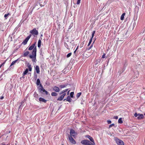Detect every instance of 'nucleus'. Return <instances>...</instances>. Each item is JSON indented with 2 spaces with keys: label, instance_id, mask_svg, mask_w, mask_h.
<instances>
[{
  "label": "nucleus",
  "instance_id": "nucleus-1",
  "mask_svg": "<svg viewBox=\"0 0 145 145\" xmlns=\"http://www.w3.org/2000/svg\"><path fill=\"white\" fill-rule=\"evenodd\" d=\"M36 43V42H35L28 48V50H31L33 49L32 52V55H30L29 57L30 58L32 59L33 62H35L36 59L37 46L35 45Z\"/></svg>",
  "mask_w": 145,
  "mask_h": 145
},
{
  "label": "nucleus",
  "instance_id": "nucleus-2",
  "mask_svg": "<svg viewBox=\"0 0 145 145\" xmlns=\"http://www.w3.org/2000/svg\"><path fill=\"white\" fill-rule=\"evenodd\" d=\"M77 135V133L75 132V131L73 129H71L70 131V135L68 136H71L72 137L75 138L76 136Z\"/></svg>",
  "mask_w": 145,
  "mask_h": 145
},
{
  "label": "nucleus",
  "instance_id": "nucleus-3",
  "mask_svg": "<svg viewBox=\"0 0 145 145\" xmlns=\"http://www.w3.org/2000/svg\"><path fill=\"white\" fill-rule=\"evenodd\" d=\"M38 89L39 91L42 94H44L45 89L43 88V87L41 84L38 87Z\"/></svg>",
  "mask_w": 145,
  "mask_h": 145
},
{
  "label": "nucleus",
  "instance_id": "nucleus-4",
  "mask_svg": "<svg viewBox=\"0 0 145 145\" xmlns=\"http://www.w3.org/2000/svg\"><path fill=\"white\" fill-rule=\"evenodd\" d=\"M115 140L116 143L118 145H124V143L123 141L117 138H116Z\"/></svg>",
  "mask_w": 145,
  "mask_h": 145
},
{
  "label": "nucleus",
  "instance_id": "nucleus-5",
  "mask_svg": "<svg viewBox=\"0 0 145 145\" xmlns=\"http://www.w3.org/2000/svg\"><path fill=\"white\" fill-rule=\"evenodd\" d=\"M30 33L34 36L37 35L38 34V31L36 30L35 28H34L33 29L30 31Z\"/></svg>",
  "mask_w": 145,
  "mask_h": 145
},
{
  "label": "nucleus",
  "instance_id": "nucleus-6",
  "mask_svg": "<svg viewBox=\"0 0 145 145\" xmlns=\"http://www.w3.org/2000/svg\"><path fill=\"white\" fill-rule=\"evenodd\" d=\"M31 35L30 34L25 39L23 42H22L24 45H25L27 44L28 41L29 39L31 38Z\"/></svg>",
  "mask_w": 145,
  "mask_h": 145
},
{
  "label": "nucleus",
  "instance_id": "nucleus-7",
  "mask_svg": "<svg viewBox=\"0 0 145 145\" xmlns=\"http://www.w3.org/2000/svg\"><path fill=\"white\" fill-rule=\"evenodd\" d=\"M69 140L70 142L72 144H75L76 143L75 140L71 136H68Z\"/></svg>",
  "mask_w": 145,
  "mask_h": 145
},
{
  "label": "nucleus",
  "instance_id": "nucleus-8",
  "mask_svg": "<svg viewBox=\"0 0 145 145\" xmlns=\"http://www.w3.org/2000/svg\"><path fill=\"white\" fill-rule=\"evenodd\" d=\"M53 90V91H56V92H58L59 91L60 89L59 87L56 86L53 87L52 88Z\"/></svg>",
  "mask_w": 145,
  "mask_h": 145
},
{
  "label": "nucleus",
  "instance_id": "nucleus-9",
  "mask_svg": "<svg viewBox=\"0 0 145 145\" xmlns=\"http://www.w3.org/2000/svg\"><path fill=\"white\" fill-rule=\"evenodd\" d=\"M144 118V116L142 114H140L139 113V114L137 117V118L138 120H141Z\"/></svg>",
  "mask_w": 145,
  "mask_h": 145
},
{
  "label": "nucleus",
  "instance_id": "nucleus-10",
  "mask_svg": "<svg viewBox=\"0 0 145 145\" xmlns=\"http://www.w3.org/2000/svg\"><path fill=\"white\" fill-rule=\"evenodd\" d=\"M86 137L89 138L90 141L92 142H94V140L93 138L89 135H87L86 136Z\"/></svg>",
  "mask_w": 145,
  "mask_h": 145
},
{
  "label": "nucleus",
  "instance_id": "nucleus-11",
  "mask_svg": "<svg viewBox=\"0 0 145 145\" xmlns=\"http://www.w3.org/2000/svg\"><path fill=\"white\" fill-rule=\"evenodd\" d=\"M35 70L36 71V72L37 73L39 74L40 72V69L38 65H36L35 68Z\"/></svg>",
  "mask_w": 145,
  "mask_h": 145
},
{
  "label": "nucleus",
  "instance_id": "nucleus-12",
  "mask_svg": "<svg viewBox=\"0 0 145 145\" xmlns=\"http://www.w3.org/2000/svg\"><path fill=\"white\" fill-rule=\"evenodd\" d=\"M88 140H84L81 141V143L83 144L87 145Z\"/></svg>",
  "mask_w": 145,
  "mask_h": 145
},
{
  "label": "nucleus",
  "instance_id": "nucleus-13",
  "mask_svg": "<svg viewBox=\"0 0 145 145\" xmlns=\"http://www.w3.org/2000/svg\"><path fill=\"white\" fill-rule=\"evenodd\" d=\"M95 143L94 142H92L88 140L87 142V145H95Z\"/></svg>",
  "mask_w": 145,
  "mask_h": 145
},
{
  "label": "nucleus",
  "instance_id": "nucleus-14",
  "mask_svg": "<svg viewBox=\"0 0 145 145\" xmlns=\"http://www.w3.org/2000/svg\"><path fill=\"white\" fill-rule=\"evenodd\" d=\"M39 100L40 101L44 103H46L47 101L46 100L42 97H40Z\"/></svg>",
  "mask_w": 145,
  "mask_h": 145
},
{
  "label": "nucleus",
  "instance_id": "nucleus-15",
  "mask_svg": "<svg viewBox=\"0 0 145 145\" xmlns=\"http://www.w3.org/2000/svg\"><path fill=\"white\" fill-rule=\"evenodd\" d=\"M24 100H23V101H22L21 102V103H20V105L19 106V108H18V110H19V109L20 108H22L23 107V105L24 104Z\"/></svg>",
  "mask_w": 145,
  "mask_h": 145
},
{
  "label": "nucleus",
  "instance_id": "nucleus-16",
  "mask_svg": "<svg viewBox=\"0 0 145 145\" xmlns=\"http://www.w3.org/2000/svg\"><path fill=\"white\" fill-rule=\"evenodd\" d=\"M101 60L99 59H97L95 61V65H96L100 63Z\"/></svg>",
  "mask_w": 145,
  "mask_h": 145
},
{
  "label": "nucleus",
  "instance_id": "nucleus-17",
  "mask_svg": "<svg viewBox=\"0 0 145 145\" xmlns=\"http://www.w3.org/2000/svg\"><path fill=\"white\" fill-rule=\"evenodd\" d=\"M66 100L67 101L70 102L71 101L72 99L69 96H68L67 97L66 99Z\"/></svg>",
  "mask_w": 145,
  "mask_h": 145
},
{
  "label": "nucleus",
  "instance_id": "nucleus-18",
  "mask_svg": "<svg viewBox=\"0 0 145 145\" xmlns=\"http://www.w3.org/2000/svg\"><path fill=\"white\" fill-rule=\"evenodd\" d=\"M68 89H67L62 91L60 93L59 95H61L63 93H65L68 90Z\"/></svg>",
  "mask_w": 145,
  "mask_h": 145
},
{
  "label": "nucleus",
  "instance_id": "nucleus-19",
  "mask_svg": "<svg viewBox=\"0 0 145 145\" xmlns=\"http://www.w3.org/2000/svg\"><path fill=\"white\" fill-rule=\"evenodd\" d=\"M33 96L36 99H38L39 97L36 91L34 92L33 94Z\"/></svg>",
  "mask_w": 145,
  "mask_h": 145
},
{
  "label": "nucleus",
  "instance_id": "nucleus-20",
  "mask_svg": "<svg viewBox=\"0 0 145 145\" xmlns=\"http://www.w3.org/2000/svg\"><path fill=\"white\" fill-rule=\"evenodd\" d=\"M41 42V40H40V39H39V40L38 41V44H37L38 47L39 48H40V47Z\"/></svg>",
  "mask_w": 145,
  "mask_h": 145
},
{
  "label": "nucleus",
  "instance_id": "nucleus-21",
  "mask_svg": "<svg viewBox=\"0 0 145 145\" xmlns=\"http://www.w3.org/2000/svg\"><path fill=\"white\" fill-rule=\"evenodd\" d=\"M41 84L40 83V79L39 78H38L37 79V82H36V84L37 86L39 85L40 86V85Z\"/></svg>",
  "mask_w": 145,
  "mask_h": 145
},
{
  "label": "nucleus",
  "instance_id": "nucleus-22",
  "mask_svg": "<svg viewBox=\"0 0 145 145\" xmlns=\"http://www.w3.org/2000/svg\"><path fill=\"white\" fill-rule=\"evenodd\" d=\"M42 2L41 1H40L39 3V4L40 6L41 7H43L44 6V5H45L46 4V3L45 1H44L43 3V4H42Z\"/></svg>",
  "mask_w": 145,
  "mask_h": 145
},
{
  "label": "nucleus",
  "instance_id": "nucleus-23",
  "mask_svg": "<svg viewBox=\"0 0 145 145\" xmlns=\"http://www.w3.org/2000/svg\"><path fill=\"white\" fill-rule=\"evenodd\" d=\"M51 95L52 96H56L57 95V94L56 92H52L51 93Z\"/></svg>",
  "mask_w": 145,
  "mask_h": 145
},
{
  "label": "nucleus",
  "instance_id": "nucleus-24",
  "mask_svg": "<svg viewBox=\"0 0 145 145\" xmlns=\"http://www.w3.org/2000/svg\"><path fill=\"white\" fill-rule=\"evenodd\" d=\"M126 67V66H125V65H124V66H123V69H122V70H121L122 71H120V74H121V73H122L123 71H125V69Z\"/></svg>",
  "mask_w": 145,
  "mask_h": 145
},
{
  "label": "nucleus",
  "instance_id": "nucleus-25",
  "mask_svg": "<svg viewBox=\"0 0 145 145\" xmlns=\"http://www.w3.org/2000/svg\"><path fill=\"white\" fill-rule=\"evenodd\" d=\"M63 97H62V96L61 95L57 99V101H61L63 99Z\"/></svg>",
  "mask_w": 145,
  "mask_h": 145
},
{
  "label": "nucleus",
  "instance_id": "nucleus-26",
  "mask_svg": "<svg viewBox=\"0 0 145 145\" xmlns=\"http://www.w3.org/2000/svg\"><path fill=\"white\" fill-rule=\"evenodd\" d=\"M29 54V52L28 51H27L25 52L23 55V56L24 57H26L27 56L28 54Z\"/></svg>",
  "mask_w": 145,
  "mask_h": 145
},
{
  "label": "nucleus",
  "instance_id": "nucleus-27",
  "mask_svg": "<svg viewBox=\"0 0 145 145\" xmlns=\"http://www.w3.org/2000/svg\"><path fill=\"white\" fill-rule=\"evenodd\" d=\"M125 15V13H123L122 14L120 17V19L121 20H123Z\"/></svg>",
  "mask_w": 145,
  "mask_h": 145
},
{
  "label": "nucleus",
  "instance_id": "nucleus-28",
  "mask_svg": "<svg viewBox=\"0 0 145 145\" xmlns=\"http://www.w3.org/2000/svg\"><path fill=\"white\" fill-rule=\"evenodd\" d=\"M135 73L136 74V76H135L134 77L135 78H137V77L138 76V71H136L135 72Z\"/></svg>",
  "mask_w": 145,
  "mask_h": 145
},
{
  "label": "nucleus",
  "instance_id": "nucleus-29",
  "mask_svg": "<svg viewBox=\"0 0 145 145\" xmlns=\"http://www.w3.org/2000/svg\"><path fill=\"white\" fill-rule=\"evenodd\" d=\"M28 66L29 68V71H32V68L31 66V65L29 64H28Z\"/></svg>",
  "mask_w": 145,
  "mask_h": 145
},
{
  "label": "nucleus",
  "instance_id": "nucleus-30",
  "mask_svg": "<svg viewBox=\"0 0 145 145\" xmlns=\"http://www.w3.org/2000/svg\"><path fill=\"white\" fill-rule=\"evenodd\" d=\"M37 74L35 72H34V79H35V80H36L37 78Z\"/></svg>",
  "mask_w": 145,
  "mask_h": 145
},
{
  "label": "nucleus",
  "instance_id": "nucleus-31",
  "mask_svg": "<svg viewBox=\"0 0 145 145\" xmlns=\"http://www.w3.org/2000/svg\"><path fill=\"white\" fill-rule=\"evenodd\" d=\"M82 93L81 92H79L76 95V97L77 98H78L80 96L81 94Z\"/></svg>",
  "mask_w": 145,
  "mask_h": 145
},
{
  "label": "nucleus",
  "instance_id": "nucleus-32",
  "mask_svg": "<svg viewBox=\"0 0 145 145\" xmlns=\"http://www.w3.org/2000/svg\"><path fill=\"white\" fill-rule=\"evenodd\" d=\"M118 122L120 123H123V121L122 120V118H120L118 120Z\"/></svg>",
  "mask_w": 145,
  "mask_h": 145
},
{
  "label": "nucleus",
  "instance_id": "nucleus-33",
  "mask_svg": "<svg viewBox=\"0 0 145 145\" xmlns=\"http://www.w3.org/2000/svg\"><path fill=\"white\" fill-rule=\"evenodd\" d=\"M10 15V14H9V13H8L7 14H5V15H4V17L5 18V19H7V18H8V16L9 15Z\"/></svg>",
  "mask_w": 145,
  "mask_h": 145
},
{
  "label": "nucleus",
  "instance_id": "nucleus-34",
  "mask_svg": "<svg viewBox=\"0 0 145 145\" xmlns=\"http://www.w3.org/2000/svg\"><path fill=\"white\" fill-rule=\"evenodd\" d=\"M28 69H25V71L23 72V74L24 75L26 74L28 72Z\"/></svg>",
  "mask_w": 145,
  "mask_h": 145
},
{
  "label": "nucleus",
  "instance_id": "nucleus-35",
  "mask_svg": "<svg viewBox=\"0 0 145 145\" xmlns=\"http://www.w3.org/2000/svg\"><path fill=\"white\" fill-rule=\"evenodd\" d=\"M95 32V31H93L92 32V37L91 39H93V38L94 34Z\"/></svg>",
  "mask_w": 145,
  "mask_h": 145
},
{
  "label": "nucleus",
  "instance_id": "nucleus-36",
  "mask_svg": "<svg viewBox=\"0 0 145 145\" xmlns=\"http://www.w3.org/2000/svg\"><path fill=\"white\" fill-rule=\"evenodd\" d=\"M74 92H72L70 93V97L71 98H73V95H74Z\"/></svg>",
  "mask_w": 145,
  "mask_h": 145
},
{
  "label": "nucleus",
  "instance_id": "nucleus-37",
  "mask_svg": "<svg viewBox=\"0 0 145 145\" xmlns=\"http://www.w3.org/2000/svg\"><path fill=\"white\" fill-rule=\"evenodd\" d=\"M67 86V85H61L60 86V87L62 88H65Z\"/></svg>",
  "mask_w": 145,
  "mask_h": 145
},
{
  "label": "nucleus",
  "instance_id": "nucleus-38",
  "mask_svg": "<svg viewBox=\"0 0 145 145\" xmlns=\"http://www.w3.org/2000/svg\"><path fill=\"white\" fill-rule=\"evenodd\" d=\"M64 45L65 47L68 49H69V46L68 44L66 42L64 43Z\"/></svg>",
  "mask_w": 145,
  "mask_h": 145
},
{
  "label": "nucleus",
  "instance_id": "nucleus-39",
  "mask_svg": "<svg viewBox=\"0 0 145 145\" xmlns=\"http://www.w3.org/2000/svg\"><path fill=\"white\" fill-rule=\"evenodd\" d=\"M20 58L18 59H17L14 60L15 62L16 63H19L20 61Z\"/></svg>",
  "mask_w": 145,
  "mask_h": 145
},
{
  "label": "nucleus",
  "instance_id": "nucleus-40",
  "mask_svg": "<svg viewBox=\"0 0 145 145\" xmlns=\"http://www.w3.org/2000/svg\"><path fill=\"white\" fill-rule=\"evenodd\" d=\"M94 41L93 42V43H92V44H91V45L89 47L88 49H87V50H89L92 47H93V44L94 43Z\"/></svg>",
  "mask_w": 145,
  "mask_h": 145
},
{
  "label": "nucleus",
  "instance_id": "nucleus-41",
  "mask_svg": "<svg viewBox=\"0 0 145 145\" xmlns=\"http://www.w3.org/2000/svg\"><path fill=\"white\" fill-rule=\"evenodd\" d=\"M92 39H90V40H89V42L88 43V46H89L90 45V44H91V42H92Z\"/></svg>",
  "mask_w": 145,
  "mask_h": 145
},
{
  "label": "nucleus",
  "instance_id": "nucleus-42",
  "mask_svg": "<svg viewBox=\"0 0 145 145\" xmlns=\"http://www.w3.org/2000/svg\"><path fill=\"white\" fill-rule=\"evenodd\" d=\"M72 53H68L67 55V58H68L71 55Z\"/></svg>",
  "mask_w": 145,
  "mask_h": 145
},
{
  "label": "nucleus",
  "instance_id": "nucleus-43",
  "mask_svg": "<svg viewBox=\"0 0 145 145\" xmlns=\"http://www.w3.org/2000/svg\"><path fill=\"white\" fill-rule=\"evenodd\" d=\"M15 63H16L14 61H13L9 67H11L12 65H14Z\"/></svg>",
  "mask_w": 145,
  "mask_h": 145
},
{
  "label": "nucleus",
  "instance_id": "nucleus-44",
  "mask_svg": "<svg viewBox=\"0 0 145 145\" xmlns=\"http://www.w3.org/2000/svg\"><path fill=\"white\" fill-rule=\"evenodd\" d=\"M115 125V124L114 123H112L110 125H109V128H110L111 127H112V126H114Z\"/></svg>",
  "mask_w": 145,
  "mask_h": 145
},
{
  "label": "nucleus",
  "instance_id": "nucleus-45",
  "mask_svg": "<svg viewBox=\"0 0 145 145\" xmlns=\"http://www.w3.org/2000/svg\"><path fill=\"white\" fill-rule=\"evenodd\" d=\"M138 114H137V113H135V114H134V116L136 117H137Z\"/></svg>",
  "mask_w": 145,
  "mask_h": 145
},
{
  "label": "nucleus",
  "instance_id": "nucleus-46",
  "mask_svg": "<svg viewBox=\"0 0 145 145\" xmlns=\"http://www.w3.org/2000/svg\"><path fill=\"white\" fill-rule=\"evenodd\" d=\"M81 0H77V2L76 4L77 5L79 4L80 3Z\"/></svg>",
  "mask_w": 145,
  "mask_h": 145
},
{
  "label": "nucleus",
  "instance_id": "nucleus-47",
  "mask_svg": "<svg viewBox=\"0 0 145 145\" xmlns=\"http://www.w3.org/2000/svg\"><path fill=\"white\" fill-rule=\"evenodd\" d=\"M107 122L108 124H110L112 122L110 120H108L107 121Z\"/></svg>",
  "mask_w": 145,
  "mask_h": 145
},
{
  "label": "nucleus",
  "instance_id": "nucleus-48",
  "mask_svg": "<svg viewBox=\"0 0 145 145\" xmlns=\"http://www.w3.org/2000/svg\"><path fill=\"white\" fill-rule=\"evenodd\" d=\"M61 95L62 96V97H63L64 98L65 96L66 95V93H63Z\"/></svg>",
  "mask_w": 145,
  "mask_h": 145
},
{
  "label": "nucleus",
  "instance_id": "nucleus-49",
  "mask_svg": "<svg viewBox=\"0 0 145 145\" xmlns=\"http://www.w3.org/2000/svg\"><path fill=\"white\" fill-rule=\"evenodd\" d=\"M44 92L45 93V94H46V95H47L48 94V92L47 91H46V90H45V91H44Z\"/></svg>",
  "mask_w": 145,
  "mask_h": 145
},
{
  "label": "nucleus",
  "instance_id": "nucleus-50",
  "mask_svg": "<svg viewBox=\"0 0 145 145\" xmlns=\"http://www.w3.org/2000/svg\"><path fill=\"white\" fill-rule=\"evenodd\" d=\"M3 27H1L0 26V30L2 31H3Z\"/></svg>",
  "mask_w": 145,
  "mask_h": 145
},
{
  "label": "nucleus",
  "instance_id": "nucleus-51",
  "mask_svg": "<svg viewBox=\"0 0 145 145\" xmlns=\"http://www.w3.org/2000/svg\"><path fill=\"white\" fill-rule=\"evenodd\" d=\"M5 63V62H3L0 65V66L1 67Z\"/></svg>",
  "mask_w": 145,
  "mask_h": 145
},
{
  "label": "nucleus",
  "instance_id": "nucleus-52",
  "mask_svg": "<svg viewBox=\"0 0 145 145\" xmlns=\"http://www.w3.org/2000/svg\"><path fill=\"white\" fill-rule=\"evenodd\" d=\"M114 118H115V119H118V116H115L114 117Z\"/></svg>",
  "mask_w": 145,
  "mask_h": 145
},
{
  "label": "nucleus",
  "instance_id": "nucleus-53",
  "mask_svg": "<svg viewBox=\"0 0 145 145\" xmlns=\"http://www.w3.org/2000/svg\"><path fill=\"white\" fill-rule=\"evenodd\" d=\"M105 54H103V55H102V58H105Z\"/></svg>",
  "mask_w": 145,
  "mask_h": 145
},
{
  "label": "nucleus",
  "instance_id": "nucleus-54",
  "mask_svg": "<svg viewBox=\"0 0 145 145\" xmlns=\"http://www.w3.org/2000/svg\"><path fill=\"white\" fill-rule=\"evenodd\" d=\"M24 75H24V74H23V75L22 76L21 78H25V76H24Z\"/></svg>",
  "mask_w": 145,
  "mask_h": 145
},
{
  "label": "nucleus",
  "instance_id": "nucleus-55",
  "mask_svg": "<svg viewBox=\"0 0 145 145\" xmlns=\"http://www.w3.org/2000/svg\"><path fill=\"white\" fill-rule=\"evenodd\" d=\"M19 118L18 116H16V120H19Z\"/></svg>",
  "mask_w": 145,
  "mask_h": 145
},
{
  "label": "nucleus",
  "instance_id": "nucleus-56",
  "mask_svg": "<svg viewBox=\"0 0 145 145\" xmlns=\"http://www.w3.org/2000/svg\"><path fill=\"white\" fill-rule=\"evenodd\" d=\"M4 98V97L3 96H2L1 97L0 99H3Z\"/></svg>",
  "mask_w": 145,
  "mask_h": 145
},
{
  "label": "nucleus",
  "instance_id": "nucleus-57",
  "mask_svg": "<svg viewBox=\"0 0 145 145\" xmlns=\"http://www.w3.org/2000/svg\"><path fill=\"white\" fill-rule=\"evenodd\" d=\"M76 50H75L74 52V54L76 55Z\"/></svg>",
  "mask_w": 145,
  "mask_h": 145
},
{
  "label": "nucleus",
  "instance_id": "nucleus-58",
  "mask_svg": "<svg viewBox=\"0 0 145 145\" xmlns=\"http://www.w3.org/2000/svg\"><path fill=\"white\" fill-rule=\"evenodd\" d=\"M78 46L76 48V49L75 50H77L78 49Z\"/></svg>",
  "mask_w": 145,
  "mask_h": 145
},
{
  "label": "nucleus",
  "instance_id": "nucleus-59",
  "mask_svg": "<svg viewBox=\"0 0 145 145\" xmlns=\"http://www.w3.org/2000/svg\"><path fill=\"white\" fill-rule=\"evenodd\" d=\"M3 23L1 22H0V25H1Z\"/></svg>",
  "mask_w": 145,
  "mask_h": 145
},
{
  "label": "nucleus",
  "instance_id": "nucleus-60",
  "mask_svg": "<svg viewBox=\"0 0 145 145\" xmlns=\"http://www.w3.org/2000/svg\"><path fill=\"white\" fill-rule=\"evenodd\" d=\"M39 39H40V40L42 39V38L41 37H40Z\"/></svg>",
  "mask_w": 145,
  "mask_h": 145
},
{
  "label": "nucleus",
  "instance_id": "nucleus-61",
  "mask_svg": "<svg viewBox=\"0 0 145 145\" xmlns=\"http://www.w3.org/2000/svg\"><path fill=\"white\" fill-rule=\"evenodd\" d=\"M42 36H43V35H42V34H41V35H40V37H42Z\"/></svg>",
  "mask_w": 145,
  "mask_h": 145
},
{
  "label": "nucleus",
  "instance_id": "nucleus-62",
  "mask_svg": "<svg viewBox=\"0 0 145 145\" xmlns=\"http://www.w3.org/2000/svg\"><path fill=\"white\" fill-rule=\"evenodd\" d=\"M66 99H64L63 100V101H65L66 100Z\"/></svg>",
  "mask_w": 145,
  "mask_h": 145
},
{
  "label": "nucleus",
  "instance_id": "nucleus-63",
  "mask_svg": "<svg viewBox=\"0 0 145 145\" xmlns=\"http://www.w3.org/2000/svg\"><path fill=\"white\" fill-rule=\"evenodd\" d=\"M144 52H145V49H144Z\"/></svg>",
  "mask_w": 145,
  "mask_h": 145
},
{
  "label": "nucleus",
  "instance_id": "nucleus-64",
  "mask_svg": "<svg viewBox=\"0 0 145 145\" xmlns=\"http://www.w3.org/2000/svg\"><path fill=\"white\" fill-rule=\"evenodd\" d=\"M144 115H145V113H144Z\"/></svg>",
  "mask_w": 145,
  "mask_h": 145
}]
</instances>
